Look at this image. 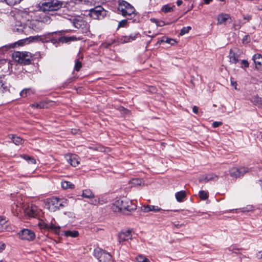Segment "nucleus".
<instances>
[{
	"instance_id": "44",
	"label": "nucleus",
	"mask_w": 262,
	"mask_h": 262,
	"mask_svg": "<svg viewBox=\"0 0 262 262\" xmlns=\"http://www.w3.org/2000/svg\"><path fill=\"white\" fill-rule=\"evenodd\" d=\"M253 206H247L246 207L243 208L241 209L242 212H249L250 211L253 210Z\"/></svg>"
},
{
	"instance_id": "13",
	"label": "nucleus",
	"mask_w": 262,
	"mask_h": 262,
	"mask_svg": "<svg viewBox=\"0 0 262 262\" xmlns=\"http://www.w3.org/2000/svg\"><path fill=\"white\" fill-rule=\"evenodd\" d=\"M80 38H77L75 36H61L59 37L57 39H52L51 42L55 43V42L67 43L71 41L80 40Z\"/></svg>"
},
{
	"instance_id": "3",
	"label": "nucleus",
	"mask_w": 262,
	"mask_h": 262,
	"mask_svg": "<svg viewBox=\"0 0 262 262\" xmlns=\"http://www.w3.org/2000/svg\"><path fill=\"white\" fill-rule=\"evenodd\" d=\"M18 202V200H17ZM17 202L19 204L20 209L25 214L29 217H36L38 214L37 208L35 205H31V206L27 205V198L26 196L21 197V201Z\"/></svg>"
},
{
	"instance_id": "33",
	"label": "nucleus",
	"mask_w": 262,
	"mask_h": 262,
	"mask_svg": "<svg viewBox=\"0 0 262 262\" xmlns=\"http://www.w3.org/2000/svg\"><path fill=\"white\" fill-rule=\"evenodd\" d=\"M6 223V221L5 217L0 216V232L4 231V229H6V226H5Z\"/></svg>"
},
{
	"instance_id": "63",
	"label": "nucleus",
	"mask_w": 262,
	"mask_h": 262,
	"mask_svg": "<svg viewBox=\"0 0 262 262\" xmlns=\"http://www.w3.org/2000/svg\"><path fill=\"white\" fill-rule=\"evenodd\" d=\"M9 137H10V139H11V140H12V142L16 144L15 143V142H14V139H15V135H9Z\"/></svg>"
},
{
	"instance_id": "25",
	"label": "nucleus",
	"mask_w": 262,
	"mask_h": 262,
	"mask_svg": "<svg viewBox=\"0 0 262 262\" xmlns=\"http://www.w3.org/2000/svg\"><path fill=\"white\" fill-rule=\"evenodd\" d=\"M176 198L178 202H182L186 196V193L185 191H180L177 192L176 194Z\"/></svg>"
},
{
	"instance_id": "27",
	"label": "nucleus",
	"mask_w": 262,
	"mask_h": 262,
	"mask_svg": "<svg viewBox=\"0 0 262 262\" xmlns=\"http://www.w3.org/2000/svg\"><path fill=\"white\" fill-rule=\"evenodd\" d=\"M261 97H259L257 95H254L250 99V101L254 105L257 106L258 107L260 105V101L261 100Z\"/></svg>"
},
{
	"instance_id": "58",
	"label": "nucleus",
	"mask_w": 262,
	"mask_h": 262,
	"mask_svg": "<svg viewBox=\"0 0 262 262\" xmlns=\"http://www.w3.org/2000/svg\"><path fill=\"white\" fill-rule=\"evenodd\" d=\"M256 257L258 258V259H261L262 258V250L260 251H259L257 254H256Z\"/></svg>"
},
{
	"instance_id": "14",
	"label": "nucleus",
	"mask_w": 262,
	"mask_h": 262,
	"mask_svg": "<svg viewBox=\"0 0 262 262\" xmlns=\"http://www.w3.org/2000/svg\"><path fill=\"white\" fill-rule=\"evenodd\" d=\"M65 158L68 163L72 166L76 167L79 163L78 157L76 155L71 154H67L65 156Z\"/></svg>"
},
{
	"instance_id": "45",
	"label": "nucleus",
	"mask_w": 262,
	"mask_h": 262,
	"mask_svg": "<svg viewBox=\"0 0 262 262\" xmlns=\"http://www.w3.org/2000/svg\"><path fill=\"white\" fill-rule=\"evenodd\" d=\"M241 63L242 64V66L241 67L242 68H248L249 66V62L247 60H242Z\"/></svg>"
},
{
	"instance_id": "56",
	"label": "nucleus",
	"mask_w": 262,
	"mask_h": 262,
	"mask_svg": "<svg viewBox=\"0 0 262 262\" xmlns=\"http://www.w3.org/2000/svg\"><path fill=\"white\" fill-rule=\"evenodd\" d=\"M24 140L19 137H17V145L18 144H23L24 142Z\"/></svg>"
},
{
	"instance_id": "47",
	"label": "nucleus",
	"mask_w": 262,
	"mask_h": 262,
	"mask_svg": "<svg viewBox=\"0 0 262 262\" xmlns=\"http://www.w3.org/2000/svg\"><path fill=\"white\" fill-rule=\"evenodd\" d=\"M161 41H165L166 43H170L171 45H174L176 41L174 39L171 38H166V40H162Z\"/></svg>"
},
{
	"instance_id": "43",
	"label": "nucleus",
	"mask_w": 262,
	"mask_h": 262,
	"mask_svg": "<svg viewBox=\"0 0 262 262\" xmlns=\"http://www.w3.org/2000/svg\"><path fill=\"white\" fill-rule=\"evenodd\" d=\"M250 41V37L249 35H246L244 36L242 39L243 43H247Z\"/></svg>"
},
{
	"instance_id": "11",
	"label": "nucleus",
	"mask_w": 262,
	"mask_h": 262,
	"mask_svg": "<svg viewBox=\"0 0 262 262\" xmlns=\"http://www.w3.org/2000/svg\"><path fill=\"white\" fill-rule=\"evenodd\" d=\"M249 172V169L247 167H233L230 170V175L234 178H237L243 177L245 173Z\"/></svg>"
},
{
	"instance_id": "20",
	"label": "nucleus",
	"mask_w": 262,
	"mask_h": 262,
	"mask_svg": "<svg viewBox=\"0 0 262 262\" xmlns=\"http://www.w3.org/2000/svg\"><path fill=\"white\" fill-rule=\"evenodd\" d=\"M70 20L72 21L73 26L76 28L79 29L84 25V21L80 17H74L73 19L70 18Z\"/></svg>"
},
{
	"instance_id": "40",
	"label": "nucleus",
	"mask_w": 262,
	"mask_h": 262,
	"mask_svg": "<svg viewBox=\"0 0 262 262\" xmlns=\"http://www.w3.org/2000/svg\"><path fill=\"white\" fill-rule=\"evenodd\" d=\"M191 29V27L190 26L184 27H183L180 31V35L182 36L189 32V31Z\"/></svg>"
},
{
	"instance_id": "28",
	"label": "nucleus",
	"mask_w": 262,
	"mask_h": 262,
	"mask_svg": "<svg viewBox=\"0 0 262 262\" xmlns=\"http://www.w3.org/2000/svg\"><path fill=\"white\" fill-rule=\"evenodd\" d=\"M82 196L85 198L92 199L94 197V194L91 189H87L83 190Z\"/></svg>"
},
{
	"instance_id": "38",
	"label": "nucleus",
	"mask_w": 262,
	"mask_h": 262,
	"mask_svg": "<svg viewBox=\"0 0 262 262\" xmlns=\"http://www.w3.org/2000/svg\"><path fill=\"white\" fill-rule=\"evenodd\" d=\"M127 19H123L121 21H119L118 25V29L120 28L126 27L128 25Z\"/></svg>"
},
{
	"instance_id": "21",
	"label": "nucleus",
	"mask_w": 262,
	"mask_h": 262,
	"mask_svg": "<svg viewBox=\"0 0 262 262\" xmlns=\"http://www.w3.org/2000/svg\"><path fill=\"white\" fill-rule=\"evenodd\" d=\"M62 200L57 198L53 197L51 198L49 202L50 205L54 206L55 208L59 209L60 207L63 206L62 205Z\"/></svg>"
},
{
	"instance_id": "37",
	"label": "nucleus",
	"mask_w": 262,
	"mask_h": 262,
	"mask_svg": "<svg viewBox=\"0 0 262 262\" xmlns=\"http://www.w3.org/2000/svg\"><path fill=\"white\" fill-rule=\"evenodd\" d=\"M82 67V63L79 60V59H77L75 60V63L74 66V70L76 71L77 72H78L80 71V69Z\"/></svg>"
},
{
	"instance_id": "32",
	"label": "nucleus",
	"mask_w": 262,
	"mask_h": 262,
	"mask_svg": "<svg viewBox=\"0 0 262 262\" xmlns=\"http://www.w3.org/2000/svg\"><path fill=\"white\" fill-rule=\"evenodd\" d=\"M61 186L63 189H73L74 188V185L68 181L62 182Z\"/></svg>"
},
{
	"instance_id": "39",
	"label": "nucleus",
	"mask_w": 262,
	"mask_h": 262,
	"mask_svg": "<svg viewBox=\"0 0 262 262\" xmlns=\"http://www.w3.org/2000/svg\"><path fill=\"white\" fill-rule=\"evenodd\" d=\"M162 11L164 13L170 12L173 11V8L170 7L168 5H164L162 8Z\"/></svg>"
},
{
	"instance_id": "64",
	"label": "nucleus",
	"mask_w": 262,
	"mask_h": 262,
	"mask_svg": "<svg viewBox=\"0 0 262 262\" xmlns=\"http://www.w3.org/2000/svg\"><path fill=\"white\" fill-rule=\"evenodd\" d=\"M98 201L97 200H94L92 201V202L91 203L93 205H97L98 204Z\"/></svg>"
},
{
	"instance_id": "6",
	"label": "nucleus",
	"mask_w": 262,
	"mask_h": 262,
	"mask_svg": "<svg viewBox=\"0 0 262 262\" xmlns=\"http://www.w3.org/2000/svg\"><path fill=\"white\" fill-rule=\"evenodd\" d=\"M40 18V20L35 19L33 20L30 27L36 32L41 31L44 27L45 23L49 24L51 22V18L47 15H44L42 17Z\"/></svg>"
},
{
	"instance_id": "55",
	"label": "nucleus",
	"mask_w": 262,
	"mask_h": 262,
	"mask_svg": "<svg viewBox=\"0 0 262 262\" xmlns=\"http://www.w3.org/2000/svg\"><path fill=\"white\" fill-rule=\"evenodd\" d=\"M241 26H242V25L240 23H239V24L234 23L233 24V27H234L235 30L239 29L241 28Z\"/></svg>"
},
{
	"instance_id": "52",
	"label": "nucleus",
	"mask_w": 262,
	"mask_h": 262,
	"mask_svg": "<svg viewBox=\"0 0 262 262\" xmlns=\"http://www.w3.org/2000/svg\"><path fill=\"white\" fill-rule=\"evenodd\" d=\"M228 250L229 251H231V252H234V250H239V249L237 248L235 246H230V247H229L228 248Z\"/></svg>"
},
{
	"instance_id": "26",
	"label": "nucleus",
	"mask_w": 262,
	"mask_h": 262,
	"mask_svg": "<svg viewBox=\"0 0 262 262\" xmlns=\"http://www.w3.org/2000/svg\"><path fill=\"white\" fill-rule=\"evenodd\" d=\"M19 157L27 161L28 163L34 164L36 163V160L32 156L22 154L19 155Z\"/></svg>"
},
{
	"instance_id": "5",
	"label": "nucleus",
	"mask_w": 262,
	"mask_h": 262,
	"mask_svg": "<svg viewBox=\"0 0 262 262\" xmlns=\"http://www.w3.org/2000/svg\"><path fill=\"white\" fill-rule=\"evenodd\" d=\"M38 41L47 42L49 41V40L47 37L41 35L30 36L29 37L17 40V46L22 47L32 42H36Z\"/></svg>"
},
{
	"instance_id": "30",
	"label": "nucleus",
	"mask_w": 262,
	"mask_h": 262,
	"mask_svg": "<svg viewBox=\"0 0 262 262\" xmlns=\"http://www.w3.org/2000/svg\"><path fill=\"white\" fill-rule=\"evenodd\" d=\"M17 27H19L17 29V32L26 33L25 30L27 29V26L25 24L17 21Z\"/></svg>"
},
{
	"instance_id": "15",
	"label": "nucleus",
	"mask_w": 262,
	"mask_h": 262,
	"mask_svg": "<svg viewBox=\"0 0 262 262\" xmlns=\"http://www.w3.org/2000/svg\"><path fill=\"white\" fill-rule=\"evenodd\" d=\"M39 225L41 226V228L43 229L52 231L55 233L59 234L60 227L59 226H55L52 223H51L50 225L43 223L42 224H39Z\"/></svg>"
},
{
	"instance_id": "19",
	"label": "nucleus",
	"mask_w": 262,
	"mask_h": 262,
	"mask_svg": "<svg viewBox=\"0 0 262 262\" xmlns=\"http://www.w3.org/2000/svg\"><path fill=\"white\" fill-rule=\"evenodd\" d=\"M139 35V33H134L130 34L128 36H122L121 40L122 42L127 43L135 40Z\"/></svg>"
},
{
	"instance_id": "23",
	"label": "nucleus",
	"mask_w": 262,
	"mask_h": 262,
	"mask_svg": "<svg viewBox=\"0 0 262 262\" xmlns=\"http://www.w3.org/2000/svg\"><path fill=\"white\" fill-rule=\"evenodd\" d=\"M10 85L4 81L2 76H0V92L4 93L10 92Z\"/></svg>"
},
{
	"instance_id": "34",
	"label": "nucleus",
	"mask_w": 262,
	"mask_h": 262,
	"mask_svg": "<svg viewBox=\"0 0 262 262\" xmlns=\"http://www.w3.org/2000/svg\"><path fill=\"white\" fill-rule=\"evenodd\" d=\"M30 106L33 108L41 109L45 107L46 104L44 102H40L39 103H34L32 104Z\"/></svg>"
},
{
	"instance_id": "50",
	"label": "nucleus",
	"mask_w": 262,
	"mask_h": 262,
	"mask_svg": "<svg viewBox=\"0 0 262 262\" xmlns=\"http://www.w3.org/2000/svg\"><path fill=\"white\" fill-rule=\"evenodd\" d=\"M222 124V122L215 121V122H213L212 126L213 127L216 128V127L220 126Z\"/></svg>"
},
{
	"instance_id": "53",
	"label": "nucleus",
	"mask_w": 262,
	"mask_h": 262,
	"mask_svg": "<svg viewBox=\"0 0 262 262\" xmlns=\"http://www.w3.org/2000/svg\"><path fill=\"white\" fill-rule=\"evenodd\" d=\"M5 247L6 245L3 242H0V253L5 249Z\"/></svg>"
},
{
	"instance_id": "62",
	"label": "nucleus",
	"mask_w": 262,
	"mask_h": 262,
	"mask_svg": "<svg viewBox=\"0 0 262 262\" xmlns=\"http://www.w3.org/2000/svg\"><path fill=\"white\" fill-rule=\"evenodd\" d=\"M231 84L232 85L234 86V88L235 89H236L237 83H236V81H231Z\"/></svg>"
},
{
	"instance_id": "22",
	"label": "nucleus",
	"mask_w": 262,
	"mask_h": 262,
	"mask_svg": "<svg viewBox=\"0 0 262 262\" xmlns=\"http://www.w3.org/2000/svg\"><path fill=\"white\" fill-rule=\"evenodd\" d=\"M228 19H230V22L231 21V17L229 14L226 13L220 14L217 17V24H225Z\"/></svg>"
},
{
	"instance_id": "1",
	"label": "nucleus",
	"mask_w": 262,
	"mask_h": 262,
	"mask_svg": "<svg viewBox=\"0 0 262 262\" xmlns=\"http://www.w3.org/2000/svg\"><path fill=\"white\" fill-rule=\"evenodd\" d=\"M117 10L118 13L131 20L132 23H139L140 15L136 12L135 8L128 2L124 0L118 1Z\"/></svg>"
},
{
	"instance_id": "24",
	"label": "nucleus",
	"mask_w": 262,
	"mask_h": 262,
	"mask_svg": "<svg viewBox=\"0 0 262 262\" xmlns=\"http://www.w3.org/2000/svg\"><path fill=\"white\" fill-rule=\"evenodd\" d=\"M228 58H229V62L230 63L236 64L239 61L238 56H236V54L232 49L230 50Z\"/></svg>"
},
{
	"instance_id": "12",
	"label": "nucleus",
	"mask_w": 262,
	"mask_h": 262,
	"mask_svg": "<svg viewBox=\"0 0 262 262\" xmlns=\"http://www.w3.org/2000/svg\"><path fill=\"white\" fill-rule=\"evenodd\" d=\"M132 232L131 230L121 231L118 234V242L120 243H123L125 241L131 239L132 238Z\"/></svg>"
},
{
	"instance_id": "54",
	"label": "nucleus",
	"mask_w": 262,
	"mask_h": 262,
	"mask_svg": "<svg viewBox=\"0 0 262 262\" xmlns=\"http://www.w3.org/2000/svg\"><path fill=\"white\" fill-rule=\"evenodd\" d=\"M119 110L120 111L124 112V113H125V114H127V113H128L129 112V110H127V108H125L123 106H120Z\"/></svg>"
},
{
	"instance_id": "17",
	"label": "nucleus",
	"mask_w": 262,
	"mask_h": 262,
	"mask_svg": "<svg viewBox=\"0 0 262 262\" xmlns=\"http://www.w3.org/2000/svg\"><path fill=\"white\" fill-rule=\"evenodd\" d=\"M255 68L257 70H262V55L260 54H255L252 57Z\"/></svg>"
},
{
	"instance_id": "42",
	"label": "nucleus",
	"mask_w": 262,
	"mask_h": 262,
	"mask_svg": "<svg viewBox=\"0 0 262 262\" xmlns=\"http://www.w3.org/2000/svg\"><path fill=\"white\" fill-rule=\"evenodd\" d=\"M30 89H24L20 93V95L22 97H26L27 96L28 94L30 93Z\"/></svg>"
},
{
	"instance_id": "35",
	"label": "nucleus",
	"mask_w": 262,
	"mask_h": 262,
	"mask_svg": "<svg viewBox=\"0 0 262 262\" xmlns=\"http://www.w3.org/2000/svg\"><path fill=\"white\" fill-rule=\"evenodd\" d=\"M115 39H111L110 40H107L106 42H103L101 44V47L104 48H108L110 46L115 43Z\"/></svg>"
},
{
	"instance_id": "18",
	"label": "nucleus",
	"mask_w": 262,
	"mask_h": 262,
	"mask_svg": "<svg viewBox=\"0 0 262 262\" xmlns=\"http://www.w3.org/2000/svg\"><path fill=\"white\" fill-rule=\"evenodd\" d=\"M161 210V208L157 206L150 205H147L146 206L144 205L141 207V210L144 212H148L149 211L157 212Z\"/></svg>"
},
{
	"instance_id": "29",
	"label": "nucleus",
	"mask_w": 262,
	"mask_h": 262,
	"mask_svg": "<svg viewBox=\"0 0 262 262\" xmlns=\"http://www.w3.org/2000/svg\"><path fill=\"white\" fill-rule=\"evenodd\" d=\"M64 235L67 237H76L79 235V232L76 230H68L64 231Z\"/></svg>"
},
{
	"instance_id": "49",
	"label": "nucleus",
	"mask_w": 262,
	"mask_h": 262,
	"mask_svg": "<svg viewBox=\"0 0 262 262\" xmlns=\"http://www.w3.org/2000/svg\"><path fill=\"white\" fill-rule=\"evenodd\" d=\"M252 16L251 15H243V18L244 20H245L247 22H249L252 19Z\"/></svg>"
},
{
	"instance_id": "46",
	"label": "nucleus",
	"mask_w": 262,
	"mask_h": 262,
	"mask_svg": "<svg viewBox=\"0 0 262 262\" xmlns=\"http://www.w3.org/2000/svg\"><path fill=\"white\" fill-rule=\"evenodd\" d=\"M25 15L26 16V18L28 20H29V18H28V16H29V14L28 12H24L23 13L22 11L19 10V11H17V16H23V15Z\"/></svg>"
},
{
	"instance_id": "2",
	"label": "nucleus",
	"mask_w": 262,
	"mask_h": 262,
	"mask_svg": "<svg viewBox=\"0 0 262 262\" xmlns=\"http://www.w3.org/2000/svg\"><path fill=\"white\" fill-rule=\"evenodd\" d=\"M136 208L137 205L126 198L116 200L112 206V210L115 212H132L135 210Z\"/></svg>"
},
{
	"instance_id": "9",
	"label": "nucleus",
	"mask_w": 262,
	"mask_h": 262,
	"mask_svg": "<svg viewBox=\"0 0 262 262\" xmlns=\"http://www.w3.org/2000/svg\"><path fill=\"white\" fill-rule=\"evenodd\" d=\"M17 63L23 65H29L31 64L32 55L31 54L27 51H17Z\"/></svg>"
},
{
	"instance_id": "61",
	"label": "nucleus",
	"mask_w": 262,
	"mask_h": 262,
	"mask_svg": "<svg viewBox=\"0 0 262 262\" xmlns=\"http://www.w3.org/2000/svg\"><path fill=\"white\" fill-rule=\"evenodd\" d=\"M184 225L183 224H174V228H179L181 227H183Z\"/></svg>"
},
{
	"instance_id": "4",
	"label": "nucleus",
	"mask_w": 262,
	"mask_h": 262,
	"mask_svg": "<svg viewBox=\"0 0 262 262\" xmlns=\"http://www.w3.org/2000/svg\"><path fill=\"white\" fill-rule=\"evenodd\" d=\"M63 4L59 0H46L41 3L40 9L43 12H53L58 11Z\"/></svg>"
},
{
	"instance_id": "60",
	"label": "nucleus",
	"mask_w": 262,
	"mask_h": 262,
	"mask_svg": "<svg viewBox=\"0 0 262 262\" xmlns=\"http://www.w3.org/2000/svg\"><path fill=\"white\" fill-rule=\"evenodd\" d=\"M16 45V42L10 44L8 46H7V47H8V48H14L15 47Z\"/></svg>"
},
{
	"instance_id": "48",
	"label": "nucleus",
	"mask_w": 262,
	"mask_h": 262,
	"mask_svg": "<svg viewBox=\"0 0 262 262\" xmlns=\"http://www.w3.org/2000/svg\"><path fill=\"white\" fill-rule=\"evenodd\" d=\"M5 1L10 6H14L16 3V0H5Z\"/></svg>"
},
{
	"instance_id": "51",
	"label": "nucleus",
	"mask_w": 262,
	"mask_h": 262,
	"mask_svg": "<svg viewBox=\"0 0 262 262\" xmlns=\"http://www.w3.org/2000/svg\"><path fill=\"white\" fill-rule=\"evenodd\" d=\"M88 2H90L91 3H103L105 0H86Z\"/></svg>"
},
{
	"instance_id": "8",
	"label": "nucleus",
	"mask_w": 262,
	"mask_h": 262,
	"mask_svg": "<svg viewBox=\"0 0 262 262\" xmlns=\"http://www.w3.org/2000/svg\"><path fill=\"white\" fill-rule=\"evenodd\" d=\"M94 253L100 262H112L111 255L101 248L95 249Z\"/></svg>"
},
{
	"instance_id": "7",
	"label": "nucleus",
	"mask_w": 262,
	"mask_h": 262,
	"mask_svg": "<svg viewBox=\"0 0 262 262\" xmlns=\"http://www.w3.org/2000/svg\"><path fill=\"white\" fill-rule=\"evenodd\" d=\"M90 17L95 19L103 18L107 14V11L101 6H98L89 11Z\"/></svg>"
},
{
	"instance_id": "59",
	"label": "nucleus",
	"mask_w": 262,
	"mask_h": 262,
	"mask_svg": "<svg viewBox=\"0 0 262 262\" xmlns=\"http://www.w3.org/2000/svg\"><path fill=\"white\" fill-rule=\"evenodd\" d=\"M192 111L194 113L197 114L198 113V107L196 106H194L192 108Z\"/></svg>"
},
{
	"instance_id": "16",
	"label": "nucleus",
	"mask_w": 262,
	"mask_h": 262,
	"mask_svg": "<svg viewBox=\"0 0 262 262\" xmlns=\"http://www.w3.org/2000/svg\"><path fill=\"white\" fill-rule=\"evenodd\" d=\"M218 178L217 175L213 173H210L201 176L199 179V181L200 183H207L209 181H216Z\"/></svg>"
},
{
	"instance_id": "41",
	"label": "nucleus",
	"mask_w": 262,
	"mask_h": 262,
	"mask_svg": "<svg viewBox=\"0 0 262 262\" xmlns=\"http://www.w3.org/2000/svg\"><path fill=\"white\" fill-rule=\"evenodd\" d=\"M138 262H150L149 259L142 255H138L136 258Z\"/></svg>"
},
{
	"instance_id": "10",
	"label": "nucleus",
	"mask_w": 262,
	"mask_h": 262,
	"mask_svg": "<svg viewBox=\"0 0 262 262\" xmlns=\"http://www.w3.org/2000/svg\"><path fill=\"white\" fill-rule=\"evenodd\" d=\"M19 237L23 240L33 241L35 239L36 235L35 233L28 229L21 230L18 233Z\"/></svg>"
},
{
	"instance_id": "57",
	"label": "nucleus",
	"mask_w": 262,
	"mask_h": 262,
	"mask_svg": "<svg viewBox=\"0 0 262 262\" xmlns=\"http://www.w3.org/2000/svg\"><path fill=\"white\" fill-rule=\"evenodd\" d=\"M12 57L13 58V61L12 62H13L14 63H16V53L15 52H14L12 55Z\"/></svg>"
},
{
	"instance_id": "31",
	"label": "nucleus",
	"mask_w": 262,
	"mask_h": 262,
	"mask_svg": "<svg viewBox=\"0 0 262 262\" xmlns=\"http://www.w3.org/2000/svg\"><path fill=\"white\" fill-rule=\"evenodd\" d=\"M199 196L202 200H205L208 198L209 193L205 190H200L199 192Z\"/></svg>"
},
{
	"instance_id": "36",
	"label": "nucleus",
	"mask_w": 262,
	"mask_h": 262,
	"mask_svg": "<svg viewBox=\"0 0 262 262\" xmlns=\"http://www.w3.org/2000/svg\"><path fill=\"white\" fill-rule=\"evenodd\" d=\"M9 64L11 65L10 68L12 69V65L13 64V63H10V61L7 62V61L5 59H1L0 60V68H2L3 66H5L6 68L8 67V69H10Z\"/></svg>"
}]
</instances>
